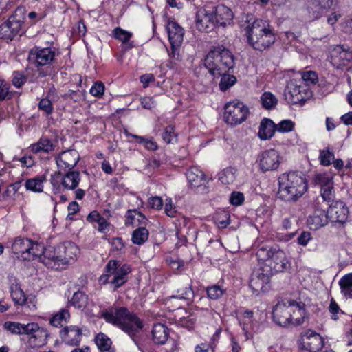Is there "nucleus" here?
<instances>
[{"mask_svg":"<svg viewBox=\"0 0 352 352\" xmlns=\"http://www.w3.org/2000/svg\"><path fill=\"white\" fill-rule=\"evenodd\" d=\"M100 316L107 322L116 326L129 335L141 352H146L136 340V335L144 325L135 314L130 312L125 307L111 306L100 310Z\"/></svg>","mask_w":352,"mask_h":352,"instance_id":"obj_1","label":"nucleus"},{"mask_svg":"<svg viewBox=\"0 0 352 352\" xmlns=\"http://www.w3.org/2000/svg\"><path fill=\"white\" fill-rule=\"evenodd\" d=\"M235 65V57L232 52L223 45L212 47L204 60V65L195 69L197 76H202L206 70L214 78L229 72Z\"/></svg>","mask_w":352,"mask_h":352,"instance_id":"obj_2","label":"nucleus"},{"mask_svg":"<svg viewBox=\"0 0 352 352\" xmlns=\"http://www.w3.org/2000/svg\"><path fill=\"white\" fill-rule=\"evenodd\" d=\"M245 17L244 21L248 23L245 28L248 43L254 50L263 51L275 42L276 37L268 21L256 19L251 14Z\"/></svg>","mask_w":352,"mask_h":352,"instance_id":"obj_3","label":"nucleus"},{"mask_svg":"<svg viewBox=\"0 0 352 352\" xmlns=\"http://www.w3.org/2000/svg\"><path fill=\"white\" fill-rule=\"evenodd\" d=\"M278 197L285 201H296L308 189L304 175L296 171L282 174L278 177Z\"/></svg>","mask_w":352,"mask_h":352,"instance_id":"obj_4","label":"nucleus"},{"mask_svg":"<svg viewBox=\"0 0 352 352\" xmlns=\"http://www.w3.org/2000/svg\"><path fill=\"white\" fill-rule=\"evenodd\" d=\"M305 303L292 300L278 302L272 311L273 320L277 324L283 327H287L291 323L300 325L305 320Z\"/></svg>","mask_w":352,"mask_h":352,"instance_id":"obj_5","label":"nucleus"},{"mask_svg":"<svg viewBox=\"0 0 352 352\" xmlns=\"http://www.w3.org/2000/svg\"><path fill=\"white\" fill-rule=\"evenodd\" d=\"M79 253V249L74 243L60 244L49 247L44 252L43 264L49 268H64L71 261H74Z\"/></svg>","mask_w":352,"mask_h":352,"instance_id":"obj_6","label":"nucleus"},{"mask_svg":"<svg viewBox=\"0 0 352 352\" xmlns=\"http://www.w3.org/2000/svg\"><path fill=\"white\" fill-rule=\"evenodd\" d=\"M256 255L259 261L265 263L264 267L271 269L272 274L287 270L291 266L285 252L278 246H262Z\"/></svg>","mask_w":352,"mask_h":352,"instance_id":"obj_7","label":"nucleus"},{"mask_svg":"<svg viewBox=\"0 0 352 352\" xmlns=\"http://www.w3.org/2000/svg\"><path fill=\"white\" fill-rule=\"evenodd\" d=\"M284 96L287 103L302 105L311 96V92L302 81L292 79L285 88Z\"/></svg>","mask_w":352,"mask_h":352,"instance_id":"obj_8","label":"nucleus"},{"mask_svg":"<svg viewBox=\"0 0 352 352\" xmlns=\"http://www.w3.org/2000/svg\"><path fill=\"white\" fill-rule=\"evenodd\" d=\"M250 114L249 108L243 102L234 100L224 106L223 119L226 124L236 126L246 120Z\"/></svg>","mask_w":352,"mask_h":352,"instance_id":"obj_9","label":"nucleus"},{"mask_svg":"<svg viewBox=\"0 0 352 352\" xmlns=\"http://www.w3.org/2000/svg\"><path fill=\"white\" fill-rule=\"evenodd\" d=\"M131 267L129 265L122 264L119 261L110 260L105 266V272L113 275L110 283L117 289L122 286L128 280V274L131 272Z\"/></svg>","mask_w":352,"mask_h":352,"instance_id":"obj_10","label":"nucleus"},{"mask_svg":"<svg viewBox=\"0 0 352 352\" xmlns=\"http://www.w3.org/2000/svg\"><path fill=\"white\" fill-rule=\"evenodd\" d=\"M213 7L206 6L199 8L196 13L195 24L197 28L202 32H210L216 27Z\"/></svg>","mask_w":352,"mask_h":352,"instance_id":"obj_11","label":"nucleus"},{"mask_svg":"<svg viewBox=\"0 0 352 352\" xmlns=\"http://www.w3.org/2000/svg\"><path fill=\"white\" fill-rule=\"evenodd\" d=\"M272 276L271 269L263 265L254 271L250 280V287L254 292H265L267 285Z\"/></svg>","mask_w":352,"mask_h":352,"instance_id":"obj_12","label":"nucleus"},{"mask_svg":"<svg viewBox=\"0 0 352 352\" xmlns=\"http://www.w3.org/2000/svg\"><path fill=\"white\" fill-rule=\"evenodd\" d=\"M314 214L307 219V223L311 230H316L321 227L326 226L329 221L328 212L321 206L319 199L313 203Z\"/></svg>","mask_w":352,"mask_h":352,"instance_id":"obj_13","label":"nucleus"},{"mask_svg":"<svg viewBox=\"0 0 352 352\" xmlns=\"http://www.w3.org/2000/svg\"><path fill=\"white\" fill-rule=\"evenodd\" d=\"M55 57V52L50 47L34 48L29 52L28 60L36 66H45L52 63Z\"/></svg>","mask_w":352,"mask_h":352,"instance_id":"obj_14","label":"nucleus"},{"mask_svg":"<svg viewBox=\"0 0 352 352\" xmlns=\"http://www.w3.org/2000/svg\"><path fill=\"white\" fill-rule=\"evenodd\" d=\"M300 346L309 352H318L323 346V339L315 331L308 330L301 336Z\"/></svg>","mask_w":352,"mask_h":352,"instance_id":"obj_15","label":"nucleus"},{"mask_svg":"<svg viewBox=\"0 0 352 352\" xmlns=\"http://www.w3.org/2000/svg\"><path fill=\"white\" fill-rule=\"evenodd\" d=\"M80 160V155L75 149L61 152L56 157V162L60 170H73Z\"/></svg>","mask_w":352,"mask_h":352,"instance_id":"obj_16","label":"nucleus"},{"mask_svg":"<svg viewBox=\"0 0 352 352\" xmlns=\"http://www.w3.org/2000/svg\"><path fill=\"white\" fill-rule=\"evenodd\" d=\"M258 164L263 172L276 170L280 164L278 153L274 149L262 152L258 157Z\"/></svg>","mask_w":352,"mask_h":352,"instance_id":"obj_17","label":"nucleus"},{"mask_svg":"<svg viewBox=\"0 0 352 352\" xmlns=\"http://www.w3.org/2000/svg\"><path fill=\"white\" fill-rule=\"evenodd\" d=\"M331 62L337 69H343L352 62V52L344 50L341 46H337L332 51Z\"/></svg>","mask_w":352,"mask_h":352,"instance_id":"obj_18","label":"nucleus"},{"mask_svg":"<svg viewBox=\"0 0 352 352\" xmlns=\"http://www.w3.org/2000/svg\"><path fill=\"white\" fill-rule=\"evenodd\" d=\"M30 239L25 237H16L11 246L12 252L23 261H31L30 254Z\"/></svg>","mask_w":352,"mask_h":352,"instance_id":"obj_19","label":"nucleus"},{"mask_svg":"<svg viewBox=\"0 0 352 352\" xmlns=\"http://www.w3.org/2000/svg\"><path fill=\"white\" fill-rule=\"evenodd\" d=\"M186 177L189 184L193 188H201L203 186L204 192H208L206 184L208 183L205 174L199 168L192 167L186 172Z\"/></svg>","mask_w":352,"mask_h":352,"instance_id":"obj_20","label":"nucleus"},{"mask_svg":"<svg viewBox=\"0 0 352 352\" xmlns=\"http://www.w3.org/2000/svg\"><path fill=\"white\" fill-rule=\"evenodd\" d=\"M329 221L335 223H343L346 221L349 209L343 202L337 201L334 205H329L327 210Z\"/></svg>","mask_w":352,"mask_h":352,"instance_id":"obj_21","label":"nucleus"},{"mask_svg":"<svg viewBox=\"0 0 352 352\" xmlns=\"http://www.w3.org/2000/svg\"><path fill=\"white\" fill-rule=\"evenodd\" d=\"M215 25L226 27L230 25L234 18L232 10L224 5L214 6Z\"/></svg>","mask_w":352,"mask_h":352,"instance_id":"obj_22","label":"nucleus"},{"mask_svg":"<svg viewBox=\"0 0 352 352\" xmlns=\"http://www.w3.org/2000/svg\"><path fill=\"white\" fill-rule=\"evenodd\" d=\"M336 5V0H312L308 6V10L312 18L318 19L324 10L331 9Z\"/></svg>","mask_w":352,"mask_h":352,"instance_id":"obj_23","label":"nucleus"},{"mask_svg":"<svg viewBox=\"0 0 352 352\" xmlns=\"http://www.w3.org/2000/svg\"><path fill=\"white\" fill-rule=\"evenodd\" d=\"M166 30L170 45L181 46L184 40V29L176 21L169 20Z\"/></svg>","mask_w":352,"mask_h":352,"instance_id":"obj_24","label":"nucleus"},{"mask_svg":"<svg viewBox=\"0 0 352 352\" xmlns=\"http://www.w3.org/2000/svg\"><path fill=\"white\" fill-rule=\"evenodd\" d=\"M191 280L186 277L184 280L177 283V294L173 298H179L187 301L188 304L194 297V291L192 289Z\"/></svg>","mask_w":352,"mask_h":352,"instance_id":"obj_25","label":"nucleus"},{"mask_svg":"<svg viewBox=\"0 0 352 352\" xmlns=\"http://www.w3.org/2000/svg\"><path fill=\"white\" fill-rule=\"evenodd\" d=\"M56 144L46 136H42L38 142L32 144L29 148L34 154H51L56 148Z\"/></svg>","mask_w":352,"mask_h":352,"instance_id":"obj_26","label":"nucleus"},{"mask_svg":"<svg viewBox=\"0 0 352 352\" xmlns=\"http://www.w3.org/2000/svg\"><path fill=\"white\" fill-rule=\"evenodd\" d=\"M22 334L31 336L34 340L40 339L37 344H43L47 337V333L43 329H40L37 323L32 322L27 324H23Z\"/></svg>","mask_w":352,"mask_h":352,"instance_id":"obj_27","label":"nucleus"},{"mask_svg":"<svg viewBox=\"0 0 352 352\" xmlns=\"http://www.w3.org/2000/svg\"><path fill=\"white\" fill-rule=\"evenodd\" d=\"M80 182V172L74 170H67V171L62 174L60 177V184L62 186L69 190L76 189Z\"/></svg>","mask_w":352,"mask_h":352,"instance_id":"obj_28","label":"nucleus"},{"mask_svg":"<svg viewBox=\"0 0 352 352\" xmlns=\"http://www.w3.org/2000/svg\"><path fill=\"white\" fill-rule=\"evenodd\" d=\"M60 336L68 344L78 346L81 340L82 331L76 327H65L60 331Z\"/></svg>","mask_w":352,"mask_h":352,"instance_id":"obj_29","label":"nucleus"},{"mask_svg":"<svg viewBox=\"0 0 352 352\" xmlns=\"http://www.w3.org/2000/svg\"><path fill=\"white\" fill-rule=\"evenodd\" d=\"M21 30V25L8 19L6 22L0 25V38L12 40L19 34Z\"/></svg>","mask_w":352,"mask_h":352,"instance_id":"obj_30","label":"nucleus"},{"mask_svg":"<svg viewBox=\"0 0 352 352\" xmlns=\"http://www.w3.org/2000/svg\"><path fill=\"white\" fill-rule=\"evenodd\" d=\"M253 311L246 310L242 312L240 316V325L241 326L247 338H248V334H251L252 332L256 331V322L253 318Z\"/></svg>","mask_w":352,"mask_h":352,"instance_id":"obj_31","label":"nucleus"},{"mask_svg":"<svg viewBox=\"0 0 352 352\" xmlns=\"http://www.w3.org/2000/svg\"><path fill=\"white\" fill-rule=\"evenodd\" d=\"M22 186V181L19 180L9 185L6 190L3 193V200L8 201L10 204L13 205L14 201L21 196L19 189Z\"/></svg>","mask_w":352,"mask_h":352,"instance_id":"obj_32","label":"nucleus"},{"mask_svg":"<svg viewBox=\"0 0 352 352\" xmlns=\"http://www.w3.org/2000/svg\"><path fill=\"white\" fill-rule=\"evenodd\" d=\"M276 131V124L269 118H263L259 126L258 136L261 140L270 139Z\"/></svg>","mask_w":352,"mask_h":352,"instance_id":"obj_33","label":"nucleus"},{"mask_svg":"<svg viewBox=\"0 0 352 352\" xmlns=\"http://www.w3.org/2000/svg\"><path fill=\"white\" fill-rule=\"evenodd\" d=\"M147 219L145 216L137 210H129L126 214V226L135 227L138 225L145 226Z\"/></svg>","mask_w":352,"mask_h":352,"instance_id":"obj_34","label":"nucleus"},{"mask_svg":"<svg viewBox=\"0 0 352 352\" xmlns=\"http://www.w3.org/2000/svg\"><path fill=\"white\" fill-rule=\"evenodd\" d=\"M168 329L162 323L155 324L152 329L153 341L158 344H164L168 338Z\"/></svg>","mask_w":352,"mask_h":352,"instance_id":"obj_35","label":"nucleus"},{"mask_svg":"<svg viewBox=\"0 0 352 352\" xmlns=\"http://www.w3.org/2000/svg\"><path fill=\"white\" fill-rule=\"evenodd\" d=\"M10 293L12 300L16 305H25L27 302V296L21 289L20 285L16 283H12L10 286Z\"/></svg>","mask_w":352,"mask_h":352,"instance_id":"obj_36","label":"nucleus"},{"mask_svg":"<svg viewBox=\"0 0 352 352\" xmlns=\"http://www.w3.org/2000/svg\"><path fill=\"white\" fill-rule=\"evenodd\" d=\"M113 35L122 43L125 50H129L133 47V44L129 43L132 36L131 32L118 27L113 30Z\"/></svg>","mask_w":352,"mask_h":352,"instance_id":"obj_37","label":"nucleus"},{"mask_svg":"<svg viewBox=\"0 0 352 352\" xmlns=\"http://www.w3.org/2000/svg\"><path fill=\"white\" fill-rule=\"evenodd\" d=\"M339 285L344 296L352 298V273L343 276L339 280Z\"/></svg>","mask_w":352,"mask_h":352,"instance_id":"obj_38","label":"nucleus"},{"mask_svg":"<svg viewBox=\"0 0 352 352\" xmlns=\"http://www.w3.org/2000/svg\"><path fill=\"white\" fill-rule=\"evenodd\" d=\"M45 180V178L43 176H37L34 178L29 179L25 182V187L27 190L35 192H41L43 189V183Z\"/></svg>","mask_w":352,"mask_h":352,"instance_id":"obj_39","label":"nucleus"},{"mask_svg":"<svg viewBox=\"0 0 352 352\" xmlns=\"http://www.w3.org/2000/svg\"><path fill=\"white\" fill-rule=\"evenodd\" d=\"M70 318V314L67 309H62L50 319V324L56 327H62L64 323H67Z\"/></svg>","mask_w":352,"mask_h":352,"instance_id":"obj_40","label":"nucleus"},{"mask_svg":"<svg viewBox=\"0 0 352 352\" xmlns=\"http://www.w3.org/2000/svg\"><path fill=\"white\" fill-rule=\"evenodd\" d=\"M87 296L84 292L78 291L74 294L69 302L77 309H83L87 307Z\"/></svg>","mask_w":352,"mask_h":352,"instance_id":"obj_41","label":"nucleus"},{"mask_svg":"<svg viewBox=\"0 0 352 352\" xmlns=\"http://www.w3.org/2000/svg\"><path fill=\"white\" fill-rule=\"evenodd\" d=\"M30 254L31 257V261L34 260L38 258L43 263L44 260V252L48 248H44L43 245L34 243L33 241L30 239Z\"/></svg>","mask_w":352,"mask_h":352,"instance_id":"obj_42","label":"nucleus"},{"mask_svg":"<svg viewBox=\"0 0 352 352\" xmlns=\"http://www.w3.org/2000/svg\"><path fill=\"white\" fill-rule=\"evenodd\" d=\"M236 172L234 168H226L219 173V179L223 184H232L236 179Z\"/></svg>","mask_w":352,"mask_h":352,"instance_id":"obj_43","label":"nucleus"},{"mask_svg":"<svg viewBox=\"0 0 352 352\" xmlns=\"http://www.w3.org/2000/svg\"><path fill=\"white\" fill-rule=\"evenodd\" d=\"M312 182L315 186H318L320 189L333 183V177L326 173L316 174L313 177Z\"/></svg>","mask_w":352,"mask_h":352,"instance_id":"obj_44","label":"nucleus"},{"mask_svg":"<svg viewBox=\"0 0 352 352\" xmlns=\"http://www.w3.org/2000/svg\"><path fill=\"white\" fill-rule=\"evenodd\" d=\"M148 237V231L144 227L135 229L132 234V241L134 244L142 245Z\"/></svg>","mask_w":352,"mask_h":352,"instance_id":"obj_45","label":"nucleus"},{"mask_svg":"<svg viewBox=\"0 0 352 352\" xmlns=\"http://www.w3.org/2000/svg\"><path fill=\"white\" fill-rule=\"evenodd\" d=\"M219 77H221L219 88L223 91L228 90L236 82V78L234 75L228 74V72H225V74L219 75Z\"/></svg>","mask_w":352,"mask_h":352,"instance_id":"obj_46","label":"nucleus"},{"mask_svg":"<svg viewBox=\"0 0 352 352\" xmlns=\"http://www.w3.org/2000/svg\"><path fill=\"white\" fill-rule=\"evenodd\" d=\"M262 106L266 109L274 108L278 102L276 97L271 92L267 91L262 94L261 97Z\"/></svg>","mask_w":352,"mask_h":352,"instance_id":"obj_47","label":"nucleus"},{"mask_svg":"<svg viewBox=\"0 0 352 352\" xmlns=\"http://www.w3.org/2000/svg\"><path fill=\"white\" fill-rule=\"evenodd\" d=\"M320 195L324 201L327 202L328 204H331L336 198L333 183L322 188L320 189Z\"/></svg>","mask_w":352,"mask_h":352,"instance_id":"obj_48","label":"nucleus"},{"mask_svg":"<svg viewBox=\"0 0 352 352\" xmlns=\"http://www.w3.org/2000/svg\"><path fill=\"white\" fill-rule=\"evenodd\" d=\"M208 297L211 300H218L225 294L226 289L219 285H212L206 288Z\"/></svg>","mask_w":352,"mask_h":352,"instance_id":"obj_49","label":"nucleus"},{"mask_svg":"<svg viewBox=\"0 0 352 352\" xmlns=\"http://www.w3.org/2000/svg\"><path fill=\"white\" fill-rule=\"evenodd\" d=\"M96 343L101 351H107L111 347V341L105 334L99 333L96 338Z\"/></svg>","mask_w":352,"mask_h":352,"instance_id":"obj_50","label":"nucleus"},{"mask_svg":"<svg viewBox=\"0 0 352 352\" xmlns=\"http://www.w3.org/2000/svg\"><path fill=\"white\" fill-rule=\"evenodd\" d=\"M26 9L25 7L19 6L14 12V14L9 17V19L14 23H17L22 26L25 19Z\"/></svg>","mask_w":352,"mask_h":352,"instance_id":"obj_51","label":"nucleus"},{"mask_svg":"<svg viewBox=\"0 0 352 352\" xmlns=\"http://www.w3.org/2000/svg\"><path fill=\"white\" fill-rule=\"evenodd\" d=\"M38 109L45 113L48 116L51 115L54 111V107L52 101L47 96L40 100L38 103Z\"/></svg>","mask_w":352,"mask_h":352,"instance_id":"obj_52","label":"nucleus"},{"mask_svg":"<svg viewBox=\"0 0 352 352\" xmlns=\"http://www.w3.org/2000/svg\"><path fill=\"white\" fill-rule=\"evenodd\" d=\"M4 329L10 331L12 334H22L23 324L16 322L7 321L3 324Z\"/></svg>","mask_w":352,"mask_h":352,"instance_id":"obj_53","label":"nucleus"},{"mask_svg":"<svg viewBox=\"0 0 352 352\" xmlns=\"http://www.w3.org/2000/svg\"><path fill=\"white\" fill-rule=\"evenodd\" d=\"M319 159L322 165L325 166H329L331 164V161L334 159V154L328 148L320 150Z\"/></svg>","mask_w":352,"mask_h":352,"instance_id":"obj_54","label":"nucleus"},{"mask_svg":"<svg viewBox=\"0 0 352 352\" xmlns=\"http://www.w3.org/2000/svg\"><path fill=\"white\" fill-rule=\"evenodd\" d=\"M10 85L5 80H0V100L10 99L12 97V93L10 91Z\"/></svg>","mask_w":352,"mask_h":352,"instance_id":"obj_55","label":"nucleus"},{"mask_svg":"<svg viewBox=\"0 0 352 352\" xmlns=\"http://www.w3.org/2000/svg\"><path fill=\"white\" fill-rule=\"evenodd\" d=\"M301 81L305 82L307 85H314L318 82V74L314 71H306L302 73Z\"/></svg>","mask_w":352,"mask_h":352,"instance_id":"obj_56","label":"nucleus"},{"mask_svg":"<svg viewBox=\"0 0 352 352\" xmlns=\"http://www.w3.org/2000/svg\"><path fill=\"white\" fill-rule=\"evenodd\" d=\"M294 128V123L290 120H282L276 125V131L281 133H288L292 131Z\"/></svg>","mask_w":352,"mask_h":352,"instance_id":"obj_57","label":"nucleus"},{"mask_svg":"<svg viewBox=\"0 0 352 352\" xmlns=\"http://www.w3.org/2000/svg\"><path fill=\"white\" fill-rule=\"evenodd\" d=\"M89 91L94 96L101 97L104 92V85L102 82L97 81L92 85Z\"/></svg>","mask_w":352,"mask_h":352,"instance_id":"obj_58","label":"nucleus"},{"mask_svg":"<svg viewBox=\"0 0 352 352\" xmlns=\"http://www.w3.org/2000/svg\"><path fill=\"white\" fill-rule=\"evenodd\" d=\"M174 138H176L174 128L172 126H166L162 133V139L167 144H170L172 143Z\"/></svg>","mask_w":352,"mask_h":352,"instance_id":"obj_59","label":"nucleus"},{"mask_svg":"<svg viewBox=\"0 0 352 352\" xmlns=\"http://www.w3.org/2000/svg\"><path fill=\"white\" fill-rule=\"evenodd\" d=\"M244 201L243 194L240 192H233L230 197V202L232 205L239 206Z\"/></svg>","mask_w":352,"mask_h":352,"instance_id":"obj_60","label":"nucleus"},{"mask_svg":"<svg viewBox=\"0 0 352 352\" xmlns=\"http://www.w3.org/2000/svg\"><path fill=\"white\" fill-rule=\"evenodd\" d=\"M164 211L166 215L170 217H174L175 216L177 210L173 204L171 199H166Z\"/></svg>","mask_w":352,"mask_h":352,"instance_id":"obj_61","label":"nucleus"},{"mask_svg":"<svg viewBox=\"0 0 352 352\" xmlns=\"http://www.w3.org/2000/svg\"><path fill=\"white\" fill-rule=\"evenodd\" d=\"M148 204L152 208L160 210L163 206V200L160 197H152L149 199Z\"/></svg>","mask_w":352,"mask_h":352,"instance_id":"obj_62","label":"nucleus"},{"mask_svg":"<svg viewBox=\"0 0 352 352\" xmlns=\"http://www.w3.org/2000/svg\"><path fill=\"white\" fill-rule=\"evenodd\" d=\"M140 82L142 83L143 87H147L150 82L155 81V76L153 74H145L140 77Z\"/></svg>","mask_w":352,"mask_h":352,"instance_id":"obj_63","label":"nucleus"},{"mask_svg":"<svg viewBox=\"0 0 352 352\" xmlns=\"http://www.w3.org/2000/svg\"><path fill=\"white\" fill-rule=\"evenodd\" d=\"M25 82V78L20 73H14L12 84L17 88L21 87Z\"/></svg>","mask_w":352,"mask_h":352,"instance_id":"obj_64","label":"nucleus"}]
</instances>
